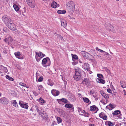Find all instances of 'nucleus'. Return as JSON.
<instances>
[{
	"label": "nucleus",
	"mask_w": 126,
	"mask_h": 126,
	"mask_svg": "<svg viewBox=\"0 0 126 126\" xmlns=\"http://www.w3.org/2000/svg\"><path fill=\"white\" fill-rule=\"evenodd\" d=\"M42 65L45 67L49 66L50 64V59L48 57L44 58L42 62Z\"/></svg>",
	"instance_id": "f257e3e1"
},
{
	"label": "nucleus",
	"mask_w": 126,
	"mask_h": 126,
	"mask_svg": "<svg viewBox=\"0 0 126 126\" xmlns=\"http://www.w3.org/2000/svg\"><path fill=\"white\" fill-rule=\"evenodd\" d=\"M38 112L43 119L46 120L48 119V115L45 111H38Z\"/></svg>",
	"instance_id": "f03ea898"
},
{
	"label": "nucleus",
	"mask_w": 126,
	"mask_h": 126,
	"mask_svg": "<svg viewBox=\"0 0 126 126\" xmlns=\"http://www.w3.org/2000/svg\"><path fill=\"white\" fill-rule=\"evenodd\" d=\"M10 22L7 26L11 30L13 31L16 30V27L13 21L12 20H11Z\"/></svg>",
	"instance_id": "7ed1b4c3"
},
{
	"label": "nucleus",
	"mask_w": 126,
	"mask_h": 126,
	"mask_svg": "<svg viewBox=\"0 0 126 126\" xmlns=\"http://www.w3.org/2000/svg\"><path fill=\"white\" fill-rule=\"evenodd\" d=\"M19 103L20 106L22 108L27 109L28 107V104L21 100L19 101Z\"/></svg>",
	"instance_id": "20e7f679"
},
{
	"label": "nucleus",
	"mask_w": 126,
	"mask_h": 126,
	"mask_svg": "<svg viewBox=\"0 0 126 126\" xmlns=\"http://www.w3.org/2000/svg\"><path fill=\"white\" fill-rule=\"evenodd\" d=\"M28 5L32 8H34L35 5L34 0H26Z\"/></svg>",
	"instance_id": "39448f33"
},
{
	"label": "nucleus",
	"mask_w": 126,
	"mask_h": 126,
	"mask_svg": "<svg viewBox=\"0 0 126 126\" xmlns=\"http://www.w3.org/2000/svg\"><path fill=\"white\" fill-rule=\"evenodd\" d=\"M105 26L107 30L109 31H111L112 32L114 28L111 24L108 23H106Z\"/></svg>",
	"instance_id": "423d86ee"
},
{
	"label": "nucleus",
	"mask_w": 126,
	"mask_h": 126,
	"mask_svg": "<svg viewBox=\"0 0 126 126\" xmlns=\"http://www.w3.org/2000/svg\"><path fill=\"white\" fill-rule=\"evenodd\" d=\"M8 100L5 97L2 98L0 99V104H6L8 103Z\"/></svg>",
	"instance_id": "0eeeda50"
},
{
	"label": "nucleus",
	"mask_w": 126,
	"mask_h": 126,
	"mask_svg": "<svg viewBox=\"0 0 126 126\" xmlns=\"http://www.w3.org/2000/svg\"><path fill=\"white\" fill-rule=\"evenodd\" d=\"M2 19L3 21L6 26L9 23L10 21L12 20L10 18L5 16H3L2 17Z\"/></svg>",
	"instance_id": "6e6552de"
},
{
	"label": "nucleus",
	"mask_w": 126,
	"mask_h": 126,
	"mask_svg": "<svg viewBox=\"0 0 126 126\" xmlns=\"http://www.w3.org/2000/svg\"><path fill=\"white\" fill-rule=\"evenodd\" d=\"M75 74L81 75V70L78 67H76L75 69Z\"/></svg>",
	"instance_id": "1a4fd4ad"
},
{
	"label": "nucleus",
	"mask_w": 126,
	"mask_h": 126,
	"mask_svg": "<svg viewBox=\"0 0 126 126\" xmlns=\"http://www.w3.org/2000/svg\"><path fill=\"white\" fill-rule=\"evenodd\" d=\"M51 93L52 94L55 96H57L60 93V92L59 91L55 89L52 90H51Z\"/></svg>",
	"instance_id": "9d476101"
},
{
	"label": "nucleus",
	"mask_w": 126,
	"mask_h": 126,
	"mask_svg": "<svg viewBox=\"0 0 126 126\" xmlns=\"http://www.w3.org/2000/svg\"><path fill=\"white\" fill-rule=\"evenodd\" d=\"M66 5L67 7H75V4L74 2L70 1L67 3Z\"/></svg>",
	"instance_id": "9b49d317"
},
{
	"label": "nucleus",
	"mask_w": 126,
	"mask_h": 126,
	"mask_svg": "<svg viewBox=\"0 0 126 126\" xmlns=\"http://www.w3.org/2000/svg\"><path fill=\"white\" fill-rule=\"evenodd\" d=\"M75 7H68L67 11L68 12L71 14H72L74 12L75 10Z\"/></svg>",
	"instance_id": "f8f14e48"
},
{
	"label": "nucleus",
	"mask_w": 126,
	"mask_h": 126,
	"mask_svg": "<svg viewBox=\"0 0 126 126\" xmlns=\"http://www.w3.org/2000/svg\"><path fill=\"white\" fill-rule=\"evenodd\" d=\"M74 79L77 81H79L82 78L81 75H75L73 76Z\"/></svg>",
	"instance_id": "ddd939ff"
},
{
	"label": "nucleus",
	"mask_w": 126,
	"mask_h": 126,
	"mask_svg": "<svg viewBox=\"0 0 126 126\" xmlns=\"http://www.w3.org/2000/svg\"><path fill=\"white\" fill-rule=\"evenodd\" d=\"M14 54L16 57L18 59H23V57H20L21 54L19 52H15Z\"/></svg>",
	"instance_id": "4468645a"
},
{
	"label": "nucleus",
	"mask_w": 126,
	"mask_h": 126,
	"mask_svg": "<svg viewBox=\"0 0 126 126\" xmlns=\"http://www.w3.org/2000/svg\"><path fill=\"white\" fill-rule=\"evenodd\" d=\"M89 83V79L88 78H86L84 80H83L82 82V84H85V85L88 84Z\"/></svg>",
	"instance_id": "2eb2a0df"
},
{
	"label": "nucleus",
	"mask_w": 126,
	"mask_h": 126,
	"mask_svg": "<svg viewBox=\"0 0 126 126\" xmlns=\"http://www.w3.org/2000/svg\"><path fill=\"white\" fill-rule=\"evenodd\" d=\"M102 95L106 99H108L109 98L108 95L104 93L103 92H102L101 93Z\"/></svg>",
	"instance_id": "dca6fc26"
},
{
	"label": "nucleus",
	"mask_w": 126,
	"mask_h": 126,
	"mask_svg": "<svg viewBox=\"0 0 126 126\" xmlns=\"http://www.w3.org/2000/svg\"><path fill=\"white\" fill-rule=\"evenodd\" d=\"M90 110H98L97 107L95 105L91 106L90 108Z\"/></svg>",
	"instance_id": "f3484780"
},
{
	"label": "nucleus",
	"mask_w": 126,
	"mask_h": 126,
	"mask_svg": "<svg viewBox=\"0 0 126 126\" xmlns=\"http://www.w3.org/2000/svg\"><path fill=\"white\" fill-rule=\"evenodd\" d=\"M84 69L88 71L90 69L89 67V64L87 63H84Z\"/></svg>",
	"instance_id": "a211bd4d"
},
{
	"label": "nucleus",
	"mask_w": 126,
	"mask_h": 126,
	"mask_svg": "<svg viewBox=\"0 0 126 126\" xmlns=\"http://www.w3.org/2000/svg\"><path fill=\"white\" fill-rule=\"evenodd\" d=\"M51 7L55 8L57 7L58 5L56 2L54 1L51 3Z\"/></svg>",
	"instance_id": "6ab92c4d"
},
{
	"label": "nucleus",
	"mask_w": 126,
	"mask_h": 126,
	"mask_svg": "<svg viewBox=\"0 0 126 126\" xmlns=\"http://www.w3.org/2000/svg\"><path fill=\"white\" fill-rule=\"evenodd\" d=\"M105 124L107 126H113L114 124L111 122L107 121L105 122Z\"/></svg>",
	"instance_id": "aec40b11"
},
{
	"label": "nucleus",
	"mask_w": 126,
	"mask_h": 126,
	"mask_svg": "<svg viewBox=\"0 0 126 126\" xmlns=\"http://www.w3.org/2000/svg\"><path fill=\"white\" fill-rule=\"evenodd\" d=\"M83 100L86 103H89V104H90L91 103V101H90L88 98L86 97H83Z\"/></svg>",
	"instance_id": "412c9836"
},
{
	"label": "nucleus",
	"mask_w": 126,
	"mask_h": 126,
	"mask_svg": "<svg viewBox=\"0 0 126 126\" xmlns=\"http://www.w3.org/2000/svg\"><path fill=\"white\" fill-rule=\"evenodd\" d=\"M73 105H72L70 104H65V107L68 108H71L72 109H74V107L73 106Z\"/></svg>",
	"instance_id": "4be33fe9"
},
{
	"label": "nucleus",
	"mask_w": 126,
	"mask_h": 126,
	"mask_svg": "<svg viewBox=\"0 0 126 126\" xmlns=\"http://www.w3.org/2000/svg\"><path fill=\"white\" fill-rule=\"evenodd\" d=\"M61 25L62 26H63L64 28H65L66 27L67 23L65 20L64 21L61 20Z\"/></svg>",
	"instance_id": "5701e85b"
},
{
	"label": "nucleus",
	"mask_w": 126,
	"mask_h": 126,
	"mask_svg": "<svg viewBox=\"0 0 126 126\" xmlns=\"http://www.w3.org/2000/svg\"><path fill=\"white\" fill-rule=\"evenodd\" d=\"M97 79L98 80V82L99 83L104 84L105 83V80L104 79L99 78Z\"/></svg>",
	"instance_id": "b1692460"
},
{
	"label": "nucleus",
	"mask_w": 126,
	"mask_h": 126,
	"mask_svg": "<svg viewBox=\"0 0 126 126\" xmlns=\"http://www.w3.org/2000/svg\"><path fill=\"white\" fill-rule=\"evenodd\" d=\"M120 83L121 86L122 88H124L126 87V85L124 82L123 81H121Z\"/></svg>",
	"instance_id": "393cba45"
},
{
	"label": "nucleus",
	"mask_w": 126,
	"mask_h": 126,
	"mask_svg": "<svg viewBox=\"0 0 126 126\" xmlns=\"http://www.w3.org/2000/svg\"><path fill=\"white\" fill-rule=\"evenodd\" d=\"M55 36H56L57 38L61 40H64L63 37L59 34H58L56 33H55Z\"/></svg>",
	"instance_id": "a878e982"
},
{
	"label": "nucleus",
	"mask_w": 126,
	"mask_h": 126,
	"mask_svg": "<svg viewBox=\"0 0 126 126\" xmlns=\"http://www.w3.org/2000/svg\"><path fill=\"white\" fill-rule=\"evenodd\" d=\"M13 7L14 9L16 12H17L19 11V7L18 5L16 4H14L13 5Z\"/></svg>",
	"instance_id": "bb28decb"
},
{
	"label": "nucleus",
	"mask_w": 126,
	"mask_h": 126,
	"mask_svg": "<svg viewBox=\"0 0 126 126\" xmlns=\"http://www.w3.org/2000/svg\"><path fill=\"white\" fill-rule=\"evenodd\" d=\"M22 13L23 15L25 16L24 14L26 13V8L24 7L21 10Z\"/></svg>",
	"instance_id": "cd10ccee"
},
{
	"label": "nucleus",
	"mask_w": 126,
	"mask_h": 126,
	"mask_svg": "<svg viewBox=\"0 0 126 126\" xmlns=\"http://www.w3.org/2000/svg\"><path fill=\"white\" fill-rule=\"evenodd\" d=\"M86 54L85 56H84V57L85 58L87 59H90V57L91 56L90 54V53H88L87 52V53H86Z\"/></svg>",
	"instance_id": "c85d7f7f"
},
{
	"label": "nucleus",
	"mask_w": 126,
	"mask_h": 126,
	"mask_svg": "<svg viewBox=\"0 0 126 126\" xmlns=\"http://www.w3.org/2000/svg\"><path fill=\"white\" fill-rule=\"evenodd\" d=\"M48 81L47 84L48 85L52 86L53 85L54 83L53 81L49 79H48Z\"/></svg>",
	"instance_id": "c756f323"
},
{
	"label": "nucleus",
	"mask_w": 126,
	"mask_h": 126,
	"mask_svg": "<svg viewBox=\"0 0 126 126\" xmlns=\"http://www.w3.org/2000/svg\"><path fill=\"white\" fill-rule=\"evenodd\" d=\"M102 113H100L99 114V117L101 118H102L104 120H106L107 118V116L106 115H105L103 116L101 115V114Z\"/></svg>",
	"instance_id": "7c9ffc66"
},
{
	"label": "nucleus",
	"mask_w": 126,
	"mask_h": 126,
	"mask_svg": "<svg viewBox=\"0 0 126 126\" xmlns=\"http://www.w3.org/2000/svg\"><path fill=\"white\" fill-rule=\"evenodd\" d=\"M71 55L72 56V60L73 61H74L73 59L78 60V57L77 55H73L72 54H71Z\"/></svg>",
	"instance_id": "2f4dec72"
},
{
	"label": "nucleus",
	"mask_w": 126,
	"mask_h": 126,
	"mask_svg": "<svg viewBox=\"0 0 126 126\" xmlns=\"http://www.w3.org/2000/svg\"><path fill=\"white\" fill-rule=\"evenodd\" d=\"M37 100L41 103H44V100L41 97H40L39 99H38Z\"/></svg>",
	"instance_id": "473e14b6"
},
{
	"label": "nucleus",
	"mask_w": 126,
	"mask_h": 126,
	"mask_svg": "<svg viewBox=\"0 0 126 126\" xmlns=\"http://www.w3.org/2000/svg\"><path fill=\"white\" fill-rule=\"evenodd\" d=\"M7 39H8V43H11L13 41L12 38L11 36H9L8 37H7Z\"/></svg>",
	"instance_id": "72a5a7b5"
},
{
	"label": "nucleus",
	"mask_w": 126,
	"mask_h": 126,
	"mask_svg": "<svg viewBox=\"0 0 126 126\" xmlns=\"http://www.w3.org/2000/svg\"><path fill=\"white\" fill-rule=\"evenodd\" d=\"M5 77L6 79H9L10 81H12L14 80V79L12 77H10L9 75H6Z\"/></svg>",
	"instance_id": "f704fd0d"
},
{
	"label": "nucleus",
	"mask_w": 126,
	"mask_h": 126,
	"mask_svg": "<svg viewBox=\"0 0 126 126\" xmlns=\"http://www.w3.org/2000/svg\"><path fill=\"white\" fill-rule=\"evenodd\" d=\"M57 120L58 121V123H61L62 122V120L61 118L60 117H57L56 118Z\"/></svg>",
	"instance_id": "c9c22d12"
},
{
	"label": "nucleus",
	"mask_w": 126,
	"mask_h": 126,
	"mask_svg": "<svg viewBox=\"0 0 126 126\" xmlns=\"http://www.w3.org/2000/svg\"><path fill=\"white\" fill-rule=\"evenodd\" d=\"M13 106L16 107H17L18 106L16 100H14V101L13 103Z\"/></svg>",
	"instance_id": "e433bc0d"
},
{
	"label": "nucleus",
	"mask_w": 126,
	"mask_h": 126,
	"mask_svg": "<svg viewBox=\"0 0 126 126\" xmlns=\"http://www.w3.org/2000/svg\"><path fill=\"white\" fill-rule=\"evenodd\" d=\"M92 94H93V96L95 98V100H97L98 99V98L97 97L96 94V93L93 92L92 93Z\"/></svg>",
	"instance_id": "4c0bfd02"
},
{
	"label": "nucleus",
	"mask_w": 126,
	"mask_h": 126,
	"mask_svg": "<svg viewBox=\"0 0 126 126\" xmlns=\"http://www.w3.org/2000/svg\"><path fill=\"white\" fill-rule=\"evenodd\" d=\"M109 106L111 108H109V109L110 110H111L115 107V106L114 107L113 105H112L111 104H110L109 105Z\"/></svg>",
	"instance_id": "58836bf2"
},
{
	"label": "nucleus",
	"mask_w": 126,
	"mask_h": 126,
	"mask_svg": "<svg viewBox=\"0 0 126 126\" xmlns=\"http://www.w3.org/2000/svg\"><path fill=\"white\" fill-rule=\"evenodd\" d=\"M120 111H114V112H113V115H117L120 113Z\"/></svg>",
	"instance_id": "ea45409f"
},
{
	"label": "nucleus",
	"mask_w": 126,
	"mask_h": 126,
	"mask_svg": "<svg viewBox=\"0 0 126 126\" xmlns=\"http://www.w3.org/2000/svg\"><path fill=\"white\" fill-rule=\"evenodd\" d=\"M97 76L98 77L100 78V79H102L103 78V75L101 74H97Z\"/></svg>",
	"instance_id": "a19ab883"
},
{
	"label": "nucleus",
	"mask_w": 126,
	"mask_h": 126,
	"mask_svg": "<svg viewBox=\"0 0 126 126\" xmlns=\"http://www.w3.org/2000/svg\"><path fill=\"white\" fill-rule=\"evenodd\" d=\"M3 31L5 32H9V30L7 28H4L3 29Z\"/></svg>",
	"instance_id": "79ce46f5"
},
{
	"label": "nucleus",
	"mask_w": 126,
	"mask_h": 126,
	"mask_svg": "<svg viewBox=\"0 0 126 126\" xmlns=\"http://www.w3.org/2000/svg\"><path fill=\"white\" fill-rule=\"evenodd\" d=\"M61 99L62 101L63 102H64L65 103H67L68 101L66 99L64 98H62Z\"/></svg>",
	"instance_id": "37998d69"
},
{
	"label": "nucleus",
	"mask_w": 126,
	"mask_h": 126,
	"mask_svg": "<svg viewBox=\"0 0 126 126\" xmlns=\"http://www.w3.org/2000/svg\"><path fill=\"white\" fill-rule=\"evenodd\" d=\"M89 53H90L91 55V54H93L95 52V51L94 50L91 49L90 50V51H89Z\"/></svg>",
	"instance_id": "c03bdc74"
},
{
	"label": "nucleus",
	"mask_w": 126,
	"mask_h": 126,
	"mask_svg": "<svg viewBox=\"0 0 126 126\" xmlns=\"http://www.w3.org/2000/svg\"><path fill=\"white\" fill-rule=\"evenodd\" d=\"M79 113V114L83 115L85 114V111H78Z\"/></svg>",
	"instance_id": "a18cd8bd"
},
{
	"label": "nucleus",
	"mask_w": 126,
	"mask_h": 126,
	"mask_svg": "<svg viewBox=\"0 0 126 126\" xmlns=\"http://www.w3.org/2000/svg\"><path fill=\"white\" fill-rule=\"evenodd\" d=\"M36 55L38 56V57H40L41 58V54H42V52H39V53H37V52H36Z\"/></svg>",
	"instance_id": "49530a36"
},
{
	"label": "nucleus",
	"mask_w": 126,
	"mask_h": 126,
	"mask_svg": "<svg viewBox=\"0 0 126 126\" xmlns=\"http://www.w3.org/2000/svg\"><path fill=\"white\" fill-rule=\"evenodd\" d=\"M43 88V86L42 85H40L38 86V88L39 91L41 90Z\"/></svg>",
	"instance_id": "de8ad7c7"
},
{
	"label": "nucleus",
	"mask_w": 126,
	"mask_h": 126,
	"mask_svg": "<svg viewBox=\"0 0 126 126\" xmlns=\"http://www.w3.org/2000/svg\"><path fill=\"white\" fill-rule=\"evenodd\" d=\"M43 77L42 76L40 77L38 79V82L42 81L43 80Z\"/></svg>",
	"instance_id": "09e8293b"
},
{
	"label": "nucleus",
	"mask_w": 126,
	"mask_h": 126,
	"mask_svg": "<svg viewBox=\"0 0 126 126\" xmlns=\"http://www.w3.org/2000/svg\"><path fill=\"white\" fill-rule=\"evenodd\" d=\"M87 52H86L85 51H82L81 52V53L82 55L84 57V56H85L86 54V53H87Z\"/></svg>",
	"instance_id": "8fccbe9b"
},
{
	"label": "nucleus",
	"mask_w": 126,
	"mask_h": 126,
	"mask_svg": "<svg viewBox=\"0 0 126 126\" xmlns=\"http://www.w3.org/2000/svg\"><path fill=\"white\" fill-rule=\"evenodd\" d=\"M105 70L108 73H110V71L108 69L107 67L104 68Z\"/></svg>",
	"instance_id": "3c124183"
},
{
	"label": "nucleus",
	"mask_w": 126,
	"mask_h": 126,
	"mask_svg": "<svg viewBox=\"0 0 126 126\" xmlns=\"http://www.w3.org/2000/svg\"><path fill=\"white\" fill-rule=\"evenodd\" d=\"M35 58L36 61L38 62H39L40 59H41L38 56H35Z\"/></svg>",
	"instance_id": "603ef678"
},
{
	"label": "nucleus",
	"mask_w": 126,
	"mask_h": 126,
	"mask_svg": "<svg viewBox=\"0 0 126 126\" xmlns=\"http://www.w3.org/2000/svg\"><path fill=\"white\" fill-rule=\"evenodd\" d=\"M84 115L85 116L87 117H88L89 115L88 113V112H86L85 111V114H84Z\"/></svg>",
	"instance_id": "864d4df0"
},
{
	"label": "nucleus",
	"mask_w": 126,
	"mask_h": 126,
	"mask_svg": "<svg viewBox=\"0 0 126 126\" xmlns=\"http://www.w3.org/2000/svg\"><path fill=\"white\" fill-rule=\"evenodd\" d=\"M107 91L108 93L111 94H112V91L110 89H107Z\"/></svg>",
	"instance_id": "5fc2aeb1"
},
{
	"label": "nucleus",
	"mask_w": 126,
	"mask_h": 126,
	"mask_svg": "<svg viewBox=\"0 0 126 126\" xmlns=\"http://www.w3.org/2000/svg\"><path fill=\"white\" fill-rule=\"evenodd\" d=\"M57 101H58V102L60 104H61L62 103V101L61 99H57Z\"/></svg>",
	"instance_id": "6e6d98bb"
},
{
	"label": "nucleus",
	"mask_w": 126,
	"mask_h": 126,
	"mask_svg": "<svg viewBox=\"0 0 126 126\" xmlns=\"http://www.w3.org/2000/svg\"><path fill=\"white\" fill-rule=\"evenodd\" d=\"M19 84L20 85L26 87L25 86L26 85L25 84H24V83L22 82H20V83Z\"/></svg>",
	"instance_id": "4d7b16f0"
},
{
	"label": "nucleus",
	"mask_w": 126,
	"mask_h": 126,
	"mask_svg": "<svg viewBox=\"0 0 126 126\" xmlns=\"http://www.w3.org/2000/svg\"><path fill=\"white\" fill-rule=\"evenodd\" d=\"M102 53L104 55H109V54L108 53L105 51H104L103 53Z\"/></svg>",
	"instance_id": "13d9d810"
},
{
	"label": "nucleus",
	"mask_w": 126,
	"mask_h": 126,
	"mask_svg": "<svg viewBox=\"0 0 126 126\" xmlns=\"http://www.w3.org/2000/svg\"><path fill=\"white\" fill-rule=\"evenodd\" d=\"M61 14H64L66 13V11L65 10H61Z\"/></svg>",
	"instance_id": "bf43d9fd"
},
{
	"label": "nucleus",
	"mask_w": 126,
	"mask_h": 126,
	"mask_svg": "<svg viewBox=\"0 0 126 126\" xmlns=\"http://www.w3.org/2000/svg\"><path fill=\"white\" fill-rule=\"evenodd\" d=\"M3 66V70H4L6 72H8V70L7 68L6 67H4Z\"/></svg>",
	"instance_id": "052dcab7"
},
{
	"label": "nucleus",
	"mask_w": 126,
	"mask_h": 126,
	"mask_svg": "<svg viewBox=\"0 0 126 126\" xmlns=\"http://www.w3.org/2000/svg\"><path fill=\"white\" fill-rule=\"evenodd\" d=\"M3 41L4 42H5L6 43H8V39L7 38H6L3 39Z\"/></svg>",
	"instance_id": "680f3d73"
},
{
	"label": "nucleus",
	"mask_w": 126,
	"mask_h": 126,
	"mask_svg": "<svg viewBox=\"0 0 126 126\" xmlns=\"http://www.w3.org/2000/svg\"><path fill=\"white\" fill-rule=\"evenodd\" d=\"M3 49V53H4L6 54L7 53L5 49Z\"/></svg>",
	"instance_id": "e2e57ef3"
},
{
	"label": "nucleus",
	"mask_w": 126,
	"mask_h": 126,
	"mask_svg": "<svg viewBox=\"0 0 126 126\" xmlns=\"http://www.w3.org/2000/svg\"><path fill=\"white\" fill-rule=\"evenodd\" d=\"M40 117L39 116H37V118L35 119V120L37 121H39L40 120Z\"/></svg>",
	"instance_id": "0e129e2a"
},
{
	"label": "nucleus",
	"mask_w": 126,
	"mask_h": 126,
	"mask_svg": "<svg viewBox=\"0 0 126 126\" xmlns=\"http://www.w3.org/2000/svg\"><path fill=\"white\" fill-rule=\"evenodd\" d=\"M45 56V54H44L43 53H42V54H41V58H42L44 56Z\"/></svg>",
	"instance_id": "69168bd1"
},
{
	"label": "nucleus",
	"mask_w": 126,
	"mask_h": 126,
	"mask_svg": "<svg viewBox=\"0 0 126 126\" xmlns=\"http://www.w3.org/2000/svg\"><path fill=\"white\" fill-rule=\"evenodd\" d=\"M61 10H59L57 12L59 14H61Z\"/></svg>",
	"instance_id": "338daca9"
},
{
	"label": "nucleus",
	"mask_w": 126,
	"mask_h": 126,
	"mask_svg": "<svg viewBox=\"0 0 126 126\" xmlns=\"http://www.w3.org/2000/svg\"><path fill=\"white\" fill-rule=\"evenodd\" d=\"M78 63L76 62H72V64L73 65H76Z\"/></svg>",
	"instance_id": "774afa93"
}]
</instances>
